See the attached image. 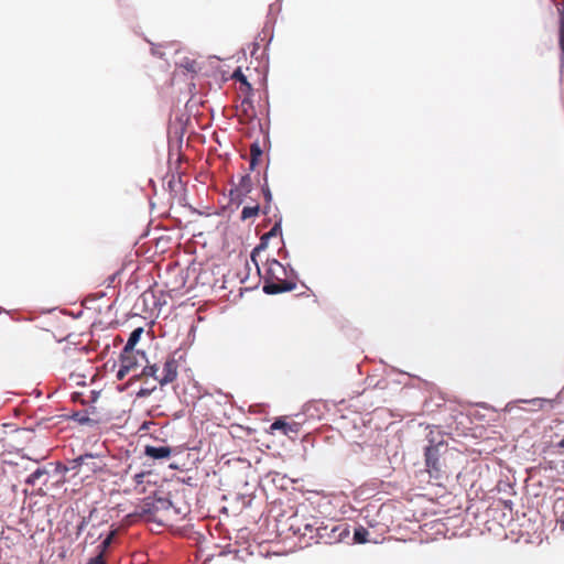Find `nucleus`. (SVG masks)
I'll return each instance as SVG.
<instances>
[{
  "label": "nucleus",
  "instance_id": "f257e3e1",
  "mask_svg": "<svg viewBox=\"0 0 564 564\" xmlns=\"http://www.w3.org/2000/svg\"><path fill=\"white\" fill-rule=\"evenodd\" d=\"M296 284L286 279V270L278 260L265 263L263 291L267 294H279L294 290Z\"/></svg>",
  "mask_w": 564,
  "mask_h": 564
},
{
  "label": "nucleus",
  "instance_id": "f03ea898",
  "mask_svg": "<svg viewBox=\"0 0 564 564\" xmlns=\"http://www.w3.org/2000/svg\"><path fill=\"white\" fill-rule=\"evenodd\" d=\"M305 530L313 532L315 530V538L318 543L336 544L343 542L350 534L349 525L347 523H324L314 519L313 523H306Z\"/></svg>",
  "mask_w": 564,
  "mask_h": 564
},
{
  "label": "nucleus",
  "instance_id": "7ed1b4c3",
  "mask_svg": "<svg viewBox=\"0 0 564 564\" xmlns=\"http://www.w3.org/2000/svg\"><path fill=\"white\" fill-rule=\"evenodd\" d=\"M445 447L446 445L440 442L437 444H431L425 448V467L431 478L441 479L444 474L441 455L442 449Z\"/></svg>",
  "mask_w": 564,
  "mask_h": 564
},
{
  "label": "nucleus",
  "instance_id": "20e7f679",
  "mask_svg": "<svg viewBox=\"0 0 564 564\" xmlns=\"http://www.w3.org/2000/svg\"><path fill=\"white\" fill-rule=\"evenodd\" d=\"M178 364L177 360L173 356H169L164 361L161 377L159 379V383L161 386H165L172 383L177 378Z\"/></svg>",
  "mask_w": 564,
  "mask_h": 564
},
{
  "label": "nucleus",
  "instance_id": "39448f33",
  "mask_svg": "<svg viewBox=\"0 0 564 564\" xmlns=\"http://www.w3.org/2000/svg\"><path fill=\"white\" fill-rule=\"evenodd\" d=\"M282 235V228H281V224L280 223H275L273 225V227L270 229V231L265 232L264 235H262L261 239H260V243L259 246H257L252 253H251V260L256 263V265H258L257 263V260H256V257L257 254L259 253V251L261 249H264L268 245V240L272 237H276V236H281ZM258 271L260 272V269L259 267H257Z\"/></svg>",
  "mask_w": 564,
  "mask_h": 564
},
{
  "label": "nucleus",
  "instance_id": "423d86ee",
  "mask_svg": "<svg viewBox=\"0 0 564 564\" xmlns=\"http://www.w3.org/2000/svg\"><path fill=\"white\" fill-rule=\"evenodd\" d=\"M252 189V180L249 174L241 175L238 184L234 189L230 191L231 195H235L236 198H241L248 195Z\"/></svg>",
  "mask_w": 564,
  "mask_h": 564
},
{
  "label": "nucleus",
  "instance_id": "0eeeda50",
  "mask_svg": "<svg viewBox=\"0 0 564 564\" xmlns=\"http://www.w3.org/2000/svg\"><path fill=\"white\" fill-rule=\"evenodd\" d=\"M271 432L281 431L283 435L290 436L291 434H297L300 431V425L297 423H288L282 419L275 420L271 426Z\"/></svg>",
  "mask_w": 564,
  "mask_h": 564
},
{
  "label": "nucleus",
  "instance_id": "6e6552de",
  "mask_svg": "<svg viewBox=\"0 0 564 564\" xmlns=\"http://www.w3.org/2000/svg\"><path fill=\"white\" fill-rule=\"evenodd\" d=\"M173 449L170 446H152L147 445L144 447L145 456L152 459H166L171 456Z\"/></svg>",
  "mask_w": 564,
  "mask_h": 564
},
{
  "label": "nucleus",
  "instance_id": "1a4fd4ad",
  "mask_svg": "<svg viewBox=\"0 0 564 564\" xmlns=\"http://www.w3.org/2000/svg\"><path fill=\"white\" fill-rule=\"evenodd\" d=\"M249 96L250 95H246L240 105L237 107L239 117L243 120H251L253 117H256L254 107Z\"/></svg>",
  "mask_w": 564,
  "mask_h": 564
},
{
  "label": "nucleus",
  "instance_id": "9d476101",
  "mask_svg": "<svg viewBox=\"0 0 564 564\" xmlns=\"http://www.w3.org/2000/svg\"><path fill=\"white\" fill-rule=\"evenodd\" d=\"M120 365L128 369L130 372L135 370L138 367V360L134 351L127 352L122 349L120 355Z\"/></svg>",
  "mask_w": 564,
  "mask_h": 564
},
{
  "label": "nucleus",
  "instance_id": "9b49d317",
  "mask_svg": "<svg viewBox=\"0 0 564 564\" xmlns=\"http://www.w3.org/2000/svg\"><path fill=\"white\" fill-rule=\"evenodd\" d=\"M232 78L240 83L239 90L243 95H251L252 87H251L250 83L247 80V77L245 76V74L242 73V70L240 68H237L234 72Z\"/></svg>",
  "mask_w": 564,
  "mask_h": 564
},
{
  "label": "nucleus",
  "instance_id": "f8f14e48",
  "mask_svg": "<svg viewBox=\"0 0 564 564\" xmlns=\"http://www.w3.org/2000/svg\"><path fill=\"white\" fill-rule=\"evenodd\" d=\"M93 459H94L93 454L80 455L79 457L72 459L68 463V467H66V469H70L75 473H79L80 469L83 468V463H87V460H93Z\"/></svg>",
  "mask_w": 564,
  "mask_h": 564
},
{
  "label": "nucleus",
  "instance_id": "ddd939ff",
  "mask_svg": "<svg viewBox=\"0 0 564 564\" xmlns=\"http://www.w3.org/2000/svg\"><path fill=\"white\" fill-rule=\"evenodd\" d=\"M143 333V328L139 327V328H135L129 336L128 338V341L126 344V346L123 347V350L127 351V352H130V351H134V346L138 344V341L140 340V337Z\"/></svg>",
  "mask_w": 564,
  "mask_h": 564
},
{
  "label": "nucleus",
  "instance_id": "4468645a",
  "mask_svg": "<svg viewBox=\"0 0 564 564\" xmlns=\"http://www.w3.org/2000/svg\"><path fill=\"white\" fill-rule=\"evenodd\" d=\"M72 419L80 425H96L97 420L89 417L87 411H78L72 415Z\"/></svg>",
  "mask_w": 564,
  "mask_h": 564
},
{
  "label": "nucleus",
  "instance_id": "2eb2a0df",
  "mask_svg": "<svg viewBox=\"0 0 564 564\" xmlns=\"http://www.w3.org/2000/svg\"><path fill=\"white\" fill-rule=\"evenodd\" d=\"M368 535L369 531L362 525H359L358 528L355 529L354 541L359 544L367 543L369 541Z\"/></svg>",
  "mask_w": 564,
  "mask_h": 564
},
{
  "label": "nucleus",
  "instance_id": "dca6fc26",
  "mask_svg": "<svg viewBox=\"0 0 564 564\" xmlns=\"http://www.w3.org/2000/svg\"><path fill=\"white\" fill-rule=\"evenodd\" d=\"M116 534H117L116 530L110 531L108 536L98 545V547H97L98 555H104L105 556V554H106L107 550L109 549V546L111 545Z\"/></svg>",
  "mask_w": 564,
  "mask_h": 564
},
{
  "label": "nucleus",
  "instance_id": "f3484780",
  "mask_svg": "<svg viewBox=\"0 0 564 564\" xmlns=\"http://www.w3.org/2000/svg\"><path fill=\"white\" fill-rule=\"evenodd\" d=\"M96 458L97 457L94 455L93 460H87V463H83V467L86 469V471L96 474L102 470L104 465L100 464V462H97Z\"/></svg>",
  "mask_w": 564,
  "mask_h": 564
},
{
  "label": "nucleus",
  "instance_id": "a211bd4d",
  "mask_svg": "<svg viewBox=\"0 0 564 564\" xmlns=\"http://www.w3.org/2000/svg\"><path fill=\"white\" fill-rule=\"evenodd\" d=\"M558 42L560 47L564 53V0L562 8L560 9Z\"/></svg>",
  "mask_w": 564,
  "mask_h": 564
},
{
  "label": "nucleus",
  "instance_id": "6ab92c4d",
  "mask_svg": "<svg viewBox=\"0 0 564 564\" xmlns=\"http://www.w3.org/2000/svg\"><path fill=\"white\" fill-rule=\"evenodd\" d=\"M259 210H260V207L259 205H254V206H245L242 208V212H241V219L242 220H247V219H250L252 217H256L258 214H259Z\"/></svg>",
  "mask_w": 564,
  "mask_h": 564
},
{
  "label": "nucleus",
  "instance_id": "aec40b11",
  "mask_svg": "<svg viewBox=\"0 0 564 564\" xmlns=\"http://www.w3.org/2000/svg\"><path fill=\"white\" fill-rule=\"evenodd\" d=\"M158 372H159V367L156 365H148L142 369V372L140 376L152 377L159 382L161 375L159 376Z\"/></svg>",
  "mask_w": 564,
  "mask_h": 564
},
{
  "label": "nucleus",
  "instance_id": "412c9836",
  "mask_svg": "<svg viewBox=\"0 0 564 564\" xmlns=\"http://www.w3.org/2000/svg\"><path fill=\"white\" fill-rule=\"evenodd\" d=\"M250 156L252 159L260 160V158L262 156V150L259 143L254 142L250 145Z\"/></svg>",
  "mask_w": 564,
  "mask_h": 564
},
{
  "label": "nucleus",
  "instance_id": "4be33fe9",
  "mask_svg": "<svg viewBox=\"0 0 564 564\" xmlns=\"http://www.w3.org/2000/svg\"><path fill=\"white\" fill-rule=\"evenodd\" d=\"M44 474L45 471L39 468L28 477L26 482L30 485H35L36 480Z\"/></svg>",
  "mask_w": 564,
  "mask_h": 564
},
{
  "label": "nucleus",
  "instance_id": "5701e85b",
  "mask_svg": "<svg viewBox=\"0 0 564 564\" xmlns=\"http://www.w3.org/2000/svg\"><path fill=\"white\" fill-rule=\"evenodd\" d=\"M87 564H106V560L104 555H96L95 557H91Z\"/></svg>",
  "mask_w": 564,
  "mask_h": 564
},
{
  "label": "nucleus",
  "instance_id": "b1692460",
  "mask_svg": "<svg viewBox=\"0 0 564 564\" xmlns=\"http://www.w3.org/2000/svg\"><path fill=\"white\" fill-rule=\"evenodd\" d=\"M128 373H130V371L120 365L119 370L117 371V379L123 380Z\"/></svg>",
  "mask_w": 564,
  "mask_h": 564
},
{
  "label": "nucleus",
  "instance_id": "393cba45",
  "mask_svg": "<svg viewBox=\"0 0 564 564\" xmlns=\"http://www.w3.org/2000/svg\"><path fill=\"white\" fill-rule=\"evenodd\" d=\"M87 523H88L87 519L85 517L82 518L79 524L77 525V530H76L77 535H79L84 531Z\"/></svg>",
  "mask_w": 564,
  "mask_h": 564
},
{
  "label": "nucleus",
  "instance_id": "a878e982",
  "mask_svg": "<svg viewBox=\"0 0 564 564\" xmlns=\"http://www.w3.org/2000/svg\"><path fill=\"white\" fill-rule=\"evenodd\" d=\"M263 196L267 202H270L272 198L271 192L268 187L262 188Z\"/></svg>",
  "mask_w": 564,
  "mask_h": 564
},
{
  "label": "nucleus",
  "instance_id": "bb28decb",
  "mask_svg": "<svg viewBox=\"0 0 564 564\" xmlns=\"http://www.w3.org/2000/svg\"><path fill=\"white\" fill-rule=\"evenodd\" d=\"M151 392H152V390H150V389H141V390L138 392V397H141V398H143V397H148V395H150V394H151Z\"/></svg>",
  "mask_w": 564,
  "mask_h": 564
},
{
  "label": "nucleus",
  "instance_id": "cd10ccee",
  "mask_svg": "<svg viewBox=\"0 0 564 564\" xmlns=\"http://www.w3.org/2000/svg\"><path fill=\"white\" fill-rule=\"evenodd\" d=\"M258 161L257 159H252L250 158V170H254L256 169V165L258 164Z\"/></svg>",
  "mask_w": 564,
  "mask_h": 564
},
{
  "label": "nucleus",
  "instance_id": "c85d7f7f",
  "mask_svg": "<svg viewBox=\"0 0 564 564\" xmlns=\"http://www.w3.org/2000/svg\"><path fill=\"white\" fill-rule=\"evenodd\" d=\"M557 446L564 448V437L558 442Z\"/></svg>",
  "mask_w": 564,
  "mask_h": 564
},
{
  "label": "nucleus",
  "instance_id": "c756f323",
  "mask_svg": "<svg viewBox=\"0 0 564 564\" xmlns=\"http://www.w3.org/2000/svg\"><path fill=\"white\" fill-rule=\"evenodd\" d=\"M66 467H68V465H64V466H62V467H61V470H62L63 473L70 471V469H66Z\"/></svg>",
  "mask_w": 564,
  "mask_h": 564
}]
</instances>
